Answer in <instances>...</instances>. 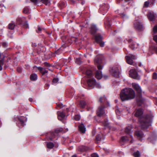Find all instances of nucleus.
<instances>
[{
    "instance_id": "obj_4",
    "label": "nucleus",
    "mask_w": 157,
    "mask_h": 157,
    "mask_svg": "<svg viewBox=\"0 0 157 157\" xmlns=\"http://www.w3.org/2000/svg\"><path fill=\"white\" fill-rule=\"evenodd\" d=\"M110 73L114 77L118 78L119 76V73L117 67H113L110 68Z\"/></svg>"
},
{
    "instance_id": "obj_14",
    "label": "nucleus",
    "mask_w": 157,
    "mask_h": 157,
    "mask_svg": "<svg viewBox=\"0 0 157 157\" xmlns=\"http://www.w3.org/2000/svg\"><path fill=\"white\" fill-rule=\"evenodd\" d=\"M135 135L140 140L144 136V135L143 132L141 131H137L135 133Z\"/></svg>"
},
{
    "instance_id": "obj_13",
    "label": "nucleus",
    "mask_w": 157,
    "mask_h": 157,
    "mask_svg": "<svg viewBox=\"0 0 157 157\" xmlns=\"http://www.w3.org/2000/svg\"><path fill=\"white\" fill-rule=\"evenodd\" d=\"M135 28L137 29L140 30L143 28L141 24L139 21H136L134 24Z\"/></svg>"
},
{
    "instance_id": "obj_43",
    "label": "nucleus",
    "mask_w": 157,
    "mask_h": 157,
    "mask_svg": "<svg viewBox=\"0 0 157 157\" xmlns=\"http://www.w3.org/2000/svg\"><path fill=\"white\" fill-rule=\"evenodd\" d=\"M59 81V79L58 78H54L52 80V82L54 83H57Z\"/></svg>"
},
{
    "instance_id": "obj_55",
    "label": "nucleus",
    "mask_w": 157,
    "mask_h": 157,
    "mask_svg": "<svg viewBox=\"0 0 157 157\" xmlns=\"http://www.w3.org/2000/svg\"><path fill=\"white\" fill-rule=\"evenodd\" d=\"M71 1L72 4H74L76 3V1L74 0H71Z\"/></svg>"
},
{
    "instance_id": "obj_51",
    "label": "nucleus",
    "mask_w": 157,
    "mask_h": 157,
    "mask_svg": "<svg viewBox=\"0 0 157 157\" xmlns=\"http://www.w3.org/2000/svg\"><path fill=\"white\" fill-rule=\"evenodd\" d=\"M44 65L45 66H47V67H49L50 66V64L48 63L47 62L44 63Z\"/></svg>"
},
{
    "instance_id": "obj_42",
    "label": "nucleus",
    "mask_w": 157,
    "mask_h": 157,
    "mask_svg": "<svg viewBox=\"0 0 157 157\" xmlns=\"http://www.w3.org/2000/svg\"><path fill=\"white\" fill-rule=\"evenodd\" d=\"M153 78L154 79H156L157 78V73H154L153 75Z\"/></svg>"
},
{
    "instance_id": "obj_35",
    "label": "nucleus",
    "mask_w": 157,
    "mask_h": 157,
    "mask_svg": "<svg viewBox=\"0 0 157 157\" xmlns=\"http://www.w3.org/2000/svg\"><path fill=\"white\" fill-rule=\"evenodd\" d=\"M29 9L27 7L25 8L23 10V12L25 13L28 14L29 13Z\"/></svg>"
},
{
    "instance_id": "obj_45",
    "label": "nucleus",
    "mask_w": 157,
    "mask_h": 157,
    "mask_svg": "<svg viewBox=\"0 0 157 157\" xmlns=\"http://www.w3.org/2000/svg\"><path fill=\"white\" fill-rule=\"evenodd\" d=\"M55 54L57 55H59L61 53V51L60 49H59L57 51H56L55 52Z\"/></svg>"
},
{
    "instance_id": "obj_24",
    "label": "nucleus",
    "mask_w": 157,
    "mask_h": 157,
    "mask_svg": "<svg viewBox=\"0 0 157 157\" xmlns=\"http://www.w3.org/2000/svg\"><path fill=\"white\" fill-rule=\"evenodd\" d=\"M139 45L138 44H136L135 42H132L129 45L130 47L132 49H134L135 48H136L137 46Z\"/></svg>"
},
{
    "instance_id": "obj_30",
    "label": "nucleus",
    "mask_w": 157,
    "mask_h": 157,
    "mask_svg": "<svg viewBox=\"0 0 157 157\" xmlns=\"http://www.w3.org/2000/svg\"><path fill=\"white\" fill-rule=\"evenodd\" d=\"M5 57L3 56L2 59L1 60H0V71H1L2 70V66L3 64V61Z\"/></svg>"
},
{
    "instance_id": "obj_29",
    "label": "nucleus",
    "mask_w": 157,
    "mask_h": 157,
    "mask_svg": "<svg viewBox=\"0 0 157 157\" xmlns=\"http://www.w3.org/2000/svg\"><path fill=\"white\" fill-rule=\"evenodd\" d=\"M153 39L154 41L157 44V35H154L153 36ZM155 50L157 53V46L155 47Z\"/></svg>"
},
{
    "instance_id": "obj_10",
    "label": "nucleus",
    "mask_w": 157,
    "mask_h": 157,
    "mask_svg": "<svg viewBox=\"0 0 157 157\" xmlns=\"http://www.w3.org/2000/svg\"><path fill=\"white\" fill-rule=\"evenodd\" d=\"M103 108H104L102 106H100L99 107L98 110L97 112V115L99 117H101L105 115Z\"/></svg>"
},
{
    "instance_id": "obj_33",
    "label": "nucleus",
    "mask_w": 157,
    "mask_h": 157,
    "mask_svg": "<svg viewBox=\"0 0 157 157\" xmlns=\"http://www.w3.org/2000/svg\"><path fill=\"white\" fill-rule=\"evenodd\" d=\"M59 5L61 7L63 8L66 6V3L65 2H61L59 4Z\"/></svg>"
},
{
    "instance_id": "obj_8",
    "label": "nucleus",
    "mask_w": 157,
    "mask_h": 157,
    "mask_svg": "<svg viewBox=\"0 0 157 157\" xmlns=\"http://www.w3.org/2000/svg\"><path fill=\"white\" fill-rule=\"evenodd\" d=\"M131 128L132 126L131 125H129L125 128V132L126 133L128 134V136H129V137L131 139L130 142L132 143L133 142V141H132L133 137L130 134L132 132L131 131Z\"/></svg>"
},
{
    "instance_id": "obj_46",
    "label": "nucleus",
    "mask_w": 157,
    "mask_h": 157,
    "mask_svg": "<svg viewBox=\"0 0 157 157\" xmlns=\"http://www.w3.org/2000/svg\"><path fill=\"white\" fill-rule=\"evenodd\" d=\"M153 31L154 33H157V25L155 26L153 28Z\"/></svg>"
},
{
    "instance_id": "obj_40",
    "label": "nucleus",
    "mask_w": 157,
    "mask_h": 157,
    "mask_svg": "<svg viewBox=\"0 0 157 157\" xmlns=\"http://www.w3.org/2000/svg\"><path fill=\"white\" fill-rule=\"evenodd\" d=\"M104 125L105 126H107L108 125V121L107 120H105L103 122Z\"/></svg>"
},
{
    "instance_id": "obj_22",
    "label": "nucleus",
    "mask_w": 157,
    "mask_h": 157,
    "mask_svg": "<svg viewBox=\"0 0 157 157\" xmlns=\"http://www.w3.org/2000/svg\"><path fill=\"white\" fill-rule=\"evenodd\" d=\"M87 148L84 146H79L78 148V150L81 152H83L87 150Z\"/></svg>"
},
{
    "instance_id": "obj_38",
    "label": "nucleus",
    "mask_w": 157,
    "mask_h": 157,
    "mask_svg": "<svg viewBox=\"0 0 157 157\" xmlns=\"http://www.w3.org/2000/svg\"><path fill=\"white\" fill-rule=\"evenodd\" d=\"M106 100V98L105 97H103L101 98L100 99L99 101L101 103L102 102L104 101H105Z\"/></svg>"
},
{
    "instance_id": "obj_23",
    "label": "nucleus",
    "mask_w": 157,
    "mask_h": 157,
    "mask_svg": "<svg viewBox=\"0 0 157 157\" xmlns=\"http://www.w3.org/2000/svg\"><path fill=\"white\" fill-rule=\"evenodd\" d=\"M86 74L88 78H91L93 76V73L90 70H87L86 72Z\"/></svg>"
},
{
    "instance_id": "obj_50",
    "label": "nucleus",
    "mask_w": 157,
    "mask_h": 157,
    "mask_svg": "<svg viewBox=\"0 0 157 157\" xmlns=\"http://www.w3.org/2000/svg\"><path fill=\"white\" fill-rule=\"evenodd\" d=\"M19 120L20 121L21 124L22 126H24V122L21 119H19Z\"/></svg>"
},
{
    "instance_id": "obj_9",
    "label": "nucleus",
    "mask_w": 157,
    "mask_h": 157,
    "mask_svg": "<svg viewBox=\"0 0 157 157\" xmlns=\"http://www.w3.org/2000/svg\"><path fill=\"white\" fill-rule=\"evenodd\" d=\"M132 85L133 88L136 90L138 94H141L142 91L141 88L138 84L133 83H132Z\"/></svg>"
},
{
    "instance_id": "obj_32",
    "label": "nucleus",
    "mask_w": 157,
    "mask_h": 157,
    "mask_svg": "<svg viewBox=\"0 0 157 157\" xmlns=\"http://www.w3.org/2000/svg\"><path fill=\"white\" fill-rule=\"evenodd\" d=\"M128 137L127 136H124L121 137V140L123 142H124L128 140L129 139L128 138Z\"/></svg>"
},
{
    "instance_id": "obj_59",
    "label": "nucleus",
    "mask_w": 157,
    "mask_h": 157,
    "mask_svg": "<svg viewBox=\"0 0 157 157\" xmlns=\"http://www.w3.org/2000/svg\"><path fill=\"white\" fill-rule=\"evenodd\" d=\"M17 71H19V72H20V71H21L20 69V68H18L17 69Z\"/></svg>"
},
{
    "instance_id": "obj_5",
    "label": "nucleus",
    "mask_w": 157,
    "mask_h": 157,
    "mask_svg": "<svg viewBox=\"0 0 157 157\" xmlns=\"http://www.w3.org/2000/svg\"><path fill=\"white\" fill-rule=\"evenodd\" d=\"M130 76L134 79L137 80L140 79V78L138 75L137 71L134 69H131L130 70L129 74Z\"/></svg>"
},
{
    "instance_id": "obj_34",
    "label": "nucleus",
    "mask_w": 157,
    "mask_h": 157,
    "mask_svg": "<svg viewBox=\"0 0 157 157\" xmlns=\"http://www.w3.org/2000/svg\"><path fill=\"white\" fill-rule=\"evenodd\" d=\"M133 155L134 157H140V152L137 151L136 152L134 153Z\"/></svg>"
},
{
    "instance_id": "obj_47",
    "label": "nucleus",
    "mask_w": 157,
    "mask_h": 157,
    "mask_svg": "<svg viewBox=\"0 0 157 157\" xmlns=\"http://www.w3.org/2000/svg\"><path fill=\"white\" fill-rule=\"evenodd\" d=\"M91 157H99L98 155L96 153H93L91 155Z\"/></svg>"
},
{
    "instance_id": "obj_54",
    "label": "nucleus",
    "mask_w": 157,
    "mask_h": 157,
    "mask_svg": "<svg viewBox=\"0 0 157 157\" xmlns=\"http://www.w3.org/2000/svg\"><path fill=\"white\" fill-rule=\"evenodd\" d=\"M81 3L82 5H83L85 3V1L84 0H82V1H81Z\"/></svg>"
},
{
    "instance_id": "obj_57",
    "label": "nucleus",
    "mask_w": 157,
    "mask_h": 157,
    "mask_svg": "<svg viewBox=\"0 0 157 157\" xmlns=\"http://www.w3.org/2000/svg\"><path fill=\"white\" fill-rule=\"evenodd\" d=\"M92 134H93V135L94 136V135H95V131H93V132H92Z\"/></svg>"
},
{
    "instance_id": "obj_21",
    "label": "nucleus",
    "mask_w": 157,
    "mask_h": 157,
    "mask_svg": "<svg viewBox=\"0 0 157 157\" xmlns=\"http://www.w3.org/2000/svg\"><path fill=\"white\" fill-rule=\"evenodd\" d=\"M30 79L32 81H35L37 79V76L35 73L32 74L30 76Z\"/></svg>"
},
{
    "instance_id": "obj_6",
    "label": "nucleus",
    "mask_w": 157,
    "mask_h": 157,
    "mask_svg": "<svg viewBox=\"0 0 157 157\" xmlns=\"http://www.w3.org/2000/svg\"><path fill=\"white\" fill-rule=\"evenodd\" d=\"M125 58L128 63L132 65L134 63L133 60L136 58V56L135 55L129 54L125 57Z\"/></svg>"
},
{
    "instance_id": "obj_1",
    "label": "nucleus",
    "mask_w": 157,
    "mask_h": 157,
    "mask_svg": "<svg viewBox=\"0 0 157 157\" xmlns=\"http://www.w3.org/2000/svg\"><path fill=\"white\" fill-rule=\"evenodd\" d=\"M143 110L142 109H136L134 115L139 118V123L140 127L142 129L147 128L151 125V117L149 116L143 115Z\"/></svg>"
},
{
    "instance_id": "obj_63",
    "label": "nucleus",
    "mask_w": 157,
    "mask_h": 157,
    "mask_svg": "<svg viewBox=\"0 0 157 157\" xmlns=\"http://www.w3.org/2000/svg\"><path fill=\"white\" fill-rule=\"evenodd\" d=\"M108 9H109V7H107V9H106V10H108Z\"/></svg>"
},
{
    "instance_id": "obj_62",
    "label": "nucleus",
    "mask_w": 157,
    "mask_h": 157,
    "mask_svg": "<svg viewBox=\"0 0 157 157\" xmlns=\"http://www.w3.org/2000/svg\"><path fill=\"white\" fill-rule=\"evenodd\" d=\"M150 139H151V138H148V140H149V141H150Z\"/></svg>"
},
{
    "instance_id": "obj_49",
    "label": "nucleus",
    "mask_w": 157,
    "mask_h": 157,
    "mask_svg": "<svg viewBox=\"0 0 157 157\" xmlns=\"http://www.w3.org/2000/svg\"><path fill=\"white\" fill-rule=\"evenodd\" d=\"M24 26L26 28H28L29 27V25L27 21H26L25 22Z\"/></svg>"
},
{
    "instance_id": "obj_31",
    "label": "nucleus",
    "mask_w": 157,
    "mask_h": 157,
    "mask_svg": "<svg viewBox=\"0 0 157 157\" xmlns=\"http://www.w3.org/2000/svg\"><path fill=\"white\" fill-rule=\"evenodd\" d=\"M15 26V25L13 23H10L8 25L9 29L11 30L13 29Z\"/></svg>"
},
{
    "instance_id": "obj_36",
    "label": "nucleus",
    "mask_w": 157,
    "mask_h": 157,
    "mask_svg": "<svg viewBox=\"0 0 157 157\" xmlns=\"http://www.w3.org/2000/svg\"><path fill=\"white\" fill-rule=\"evenodd\" d=\"M76 63L78 64H80L81 63V59L80 58H77L75 60Z\"/></svg>"
},
{
    "instance_id": "obj_44",
    "label": "nucleus",
    "mask_w": 157,
    "mask_h": 157,
    "mask_svg": "<svg viewBox=\"0 0 157 157\" xmlns=\"http://www.w3.org/2000/svg\"><path fill=\"white\" fill-rule=\"evenodd\" d=\"M7 43L6 42H3L2 43V45L3 47L6 48L7 46Z\"/></svg>"
},
{
    "instance_id": "obj_64",
    "label": "nucleus",
    "mask_w": 157,
    "mask_h": 157,
    "mask_svg": "<svg viewBox=\"0 0 157 157\" xmlns=\"http://www.w3.org/2000/svg\"><path fill=\"white\" fill-rule=\"evenodd\" d=\"M131 41H132V40H129V41H130V42H131Z\"/></svg>"
},
{
    "instance_id": "obj_17",
    "label": "nucleus",
    "mask_w": 157,
    "mask_h": 157,
    "mask_svg": "<svg viewBox=\"0 0 157 157\" xmlns=\"http://www.w3.org/2000/svg\"><path fill=\"white\" fill-rule=\"evenodd\" d=\"M101 61L99 60L98 59L96 58L94 61V63L96 64H97L98 65V68L99 70H101L103 68V67L99 65L100 63H101Z\"/></svg>"
},
{
    "instance_id": "obj_7",
    "label": "nucleus",
    "mask_w": 157,
    "mask_h": 157,
    "mask_svg": "<svg viewBox=\"0 0 157 157\" xmlns=\"http://www.w3.org/2000/svg\"><path fill=\"white\" fill-rule=\"evenodd\" d=\"M95 40L96 42L99 43L100 46L101 47L104 46V42L101 41L102 40V37L99 34H97L95 36Z\"/></svg>"
},
{
    "instance_id": "obj_53",
    "label": "nucleus",
    "mask_w": 157,
    "mask_h": 157,
    "mask_svg": "<svg viewBox=\"0 0 157 157\" xmlns=\"http://www.w3.org/2000/svg\"><path fill=\"white\" fill-rule=\"evenodd\" d=\"M38 0H30V1L34 3H36Z\"/></svg>"
},
{
    "instance_id": "obj_39",
    "label": "nucleus",
    "mask_w": 157,
    "mask_h": 157,
    "mask_svg": "<svg viewBox=\"0 0 157 157\" xmlns=\"http://www.w3.org/2000/svg\"><path fill=\"white\" fill-rule=\"evenodd\" d=\"M94 86H95V87L97 88H98V89H100V88H101V86L99 83H96V82H95V84Z\"/></svg>"
},
{
    "instance_id": "obj_20",
    "label": "nucleus",
    "mask_w": 157,
    "mask_h": 157,
    "mask_svg": "<svg viewBox=\"0 0 157 157\" xmlns=\"http://www.w3.org/2000/svg\"><path fill=\"white\" fill-rule=\"evenodd\" d=\"M37 69L42 74V75H44L45 74L47 73L48 72V71L45 70L44 68H42L41 67H37Z\"/></svg>"
},
{
    "instance_id": "obj_11",
    "label": "nucleus",
    "mask_w": 157,
    "mask_h": 157,
    "mask_svg": "<svg viewBox=\"0 0 157 157\" xmlns=\"http://www.w3.org/2000/svg\"><path fill=\"white\" fill-rule=\"evenodd\" d=\"M95 80L94 78H91L87 81V83L89 86L93 87L95 84Z\"/></svg>"
},
{
    "instance_id": "obj_61",
    "label": "nucleus",
    "mask_w": 157,
    "mask_h": 157,
    "mask_svg": "<svg viewBox=\"0 0 157 157\" xmlns=\"http://www.w3.org/2000/svg\"><path fill=\"white\" fill-rule=\"evenodd\" d=\"M104 77H105L106 78H107L108 76H104Z\"/></svg>"
},
{
    "instance_id": "obj_52",
    "label": "nucleus",
    "mask_w": 157,
    "mask_h": 157,
    "mask_svg": "<svg viewBox=\"0 0 157 157\" xmlns=\"http://www.w3.org/2000/svg\"><path fill=\"white\" fill-rule=\"evenodd\" d=\"M38 31H36L37 33H38L41 30V28L39 27H38Z\"/></svg>"
},
{
    "instance_id": "obj_26",
    "label": "nucleus",
    "mask_w": 157,
    "mask_h": 157,
    "mask_svg": "<svg viewBox=\"0 0 157 157\" xmlns=\"http://www.w3.org/2000/svg\"><path fill=\"white\" fill-rule=\"evenodd\" d=\"M47 147L49 149L52 148L54 146V144L52 142H48L47 144Z\"/></svg>"
},
{
    "instance_id": "obj_15",
    "label": "nucleus",
    "mask_w": 157,
    "mask_h": 157,
    "mask_svg": "<svg viewBox=\"0 0 157 157\" xmlns=\"http://www.w3.org/2000/svg\"><path fill=\"white\" fill-rule=\"evenodd\" d=\"M65 117V114L63 112H58V118L59 120L61 121L64 119Z\"/></svg>"
},
{
    "instance_id": "obj_27",
    "label": "nucleus",
    "mask_w": 157,
    "mask_h": 157,
    "mask_svg": "<svg viewBox=\"0 0 157 157\" xmlns=\"http://www.w3.org/2000/svg\"><path fill=\"white\" fill-rule=\"evenodd\" d=\"M40 1L46 5H49L50 4V0H41Z\"/></svg>"
},
{
    "instance_id": "obj_60",
    "label": "nucleus",
    "mask_w": 157,
    "mask_h": 157,
    "mask_svg": "<svg viewBox=\"0 0 157 157\" xmlns=\"http://www.w3.org/2000/svg\"><path fill=\"white\" fill-rule=\"evenodd\" d=\"M48 33L49 35H50L51 34V33H52V32H50L49 33Z\"/></svg>"
},
{
    "instance_id": "obj_2",
    "label": "nucleus",
    "mask_w": 157,
    "mask_h": 157,
    "mask_svg": "<svg viewBox=\"0 0 157 157\" xmlns=\"http://www.w3.org/2000/svg\"><path fill=\"white\" fill-rule=\"evenodd\" d=\"M135 96L134 91L130 88L123 89L122 90L120 95L121 98L123 101L132 99Z\"/></svg>"
},
{
    "instance_id": "obj_37",
    "label": "nucleus",
    "mask_w": 157,
    "mask_h": 157,
    "mask_svg": "<svg viewBox=\"0 0 157 157\" xmlns=\"http://www.w3.org/2000/svg\"><path fill=\"white\" fill-rule=\"evenodd\" d=\"M74 118L75 120L76 121H78L80 119V116L79 115H77L75 116Z\"/></svg>"
},
{
    "instance_id": "obj_16",
    "label": "nucleus",
    "mask_w": 157,
    "mask_h": 157,
    "mask_svg": "<svg viewBox=\"0 0 157 157\" xmlns=\"http://www.w3.org/2000/svg\"><path fill=\"white\" fill-rule=\"evenodd\" d=\"M102 75L101 71H97L95 74V77L98 79H101Z\"/></svg>"
},
{
    "instance_id": "obj_41",
    "label": "nucleus",
    "mask_w": 157,
    "mask_h": 157,
    "mask_svg": "<svg viewBox=\"0 0 157 157\" xmlns=\"http://www.w3.org/2000/svg\"><path fill=\"white\" fill-rule=\"evenodd\" d=\"M149 2L148 1L145 2L144 4V6L146 7H147L149 5Z\"/></svg>"
},
{
    "instance_id": "obj_25",
    "label": "nucleus",
    "mask_w": 157,
    "mask_h": 157,
    "mask_svg": "<svg viewBox=\"0 0 157 157\" xmlns=\"http://www.w3.org/2000/svg\"><path fill=\"white\" fill-rule=\"evenodd\" d=\"M104 139V137L101 135H98L96 137V140L97 141H100L101 140Z\"/></svg>"
},
{
    "instance_id": "obj_56",
    "label": "nucleus",
    "mask_w": 157,
    "mask_h": 157,
    "mask_svg": "<svg viewBox=\"0 0 157 157\" xmlns=\"http://www.w3.org/2000/svg\"><path fill=\"white\" fill-rule=\"evenodd\" d=\"M29 100L30 101H33V99L32 98H29Z\"/></svg>"
},
{
    "instance_id": "obj_3",
    "label": "nucleus",
    "mask_w": 157,
    "mask_h": 157,
    "mask_svg": "<svg viewBox=\"0 0 157 157\" xmlns=\"http://www.w3.org/2000/svg\"><path fill=\"white\" fill-rule=\"evenodd\" d=\"M110 73L114 77L118 78L119 76V73L117 67H113L110 68Z\"/></svg>"
},
{
    "instance_id": "obj_18",
    "label": "nucleus",
    "mask_w": 157,
    "mask_h": 157,
    "mask_svg": "<svg viewBox=\"0 0 157 157\" xmlns=\"http://www.w3.org/2000/svg\"><path fill=\"white\" fill-rule=\"evenodd\" d=\"M97 29L95 25H92L90 28V33L92 34H94L96 32L97 30Z\"/></svg>"
},
{
    "instance_id": "obj_28",
    "label": "nucleus",
    "mask_w": 157,
    "mask_h": 157,
    "mask_svg": "<svg viewBox=\"0 0 157 157\" xmlns=\"http://www.w3.org/2000/svg\"><path fill=\"white\" fill-rule=\"evenodd\" d=\"M86 105V103L85 101H80L79 103V106L82 108H84L85 107Z\"/></svg>"
},
{
    "instance_id": "obj_12",
    "label": "nucleus",
    "mask_w": 157,
    "mask_h": 157,
    "mask_svg": "<svg viewBox=\"0 0 157 157\" xmlns=\"http://www.w3.org/2000/svg\"><path fill=\"white\" fill-rule=\"evenodd\" d=\"M147 16L151 21H153L155 18V14L153 12H149Z\"/></svg>"
},
{
    "instance_id": "obj_58",
    "label": "nucleus",
    "mask_w": 157,
    "mask_h": 157,
    "mask_svg": "<svg viewBox=\"0 0 157 157\" xmlns=\"http://www.w3.org/2000/svg\"><path fill=\"white\" fill-rule=\"evenodd\" d=\"M71 157H76V155H72Z\"/></svg>"
},
{
    "instance_id": "obj_48",
    "label": "nucleus",
    "mask_w": 157,
    "mask_h": 157,
    "mask_svg": "<svg viewBox=\"0 0 157 157\" xmlns=\"http://www.w3.org/2000/svg\"><path fill=\"white\" fill-rule=\"evenodd\" d=\"M61 131H62V130H61V129L57 128L55 130V132L56 133H58L59 132Z\"/></svg>"
},
{
    "instance_id": "obj_19",
    "label": "nucleus",
    "mask_w": 157,
    "mask_h": 157,
    "mask_svg": "<svg viewBox=\"0 0 157 157\" xmlns=\"http://www.w3.org/2000/svg\"><path fill=\"white\" fill-rule=\"evenodd\" d=\"M79 130L82 133H84L86 131V128L84 124H81L78 126Z\"/></svg>"
}]
</instances>
